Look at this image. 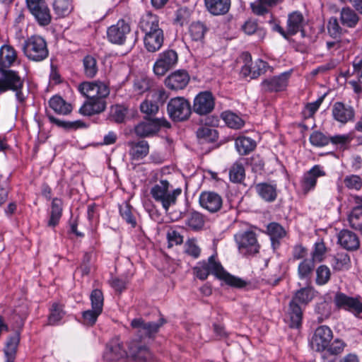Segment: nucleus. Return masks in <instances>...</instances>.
<instances>
[{"label":"nucleus","mask_w":362,"mask_h":362,"mask_svg":"<svg viewBox=\"0 0 362 362\" xmlns=\"http://www.w3.org/2000/svg\"><path fill=\"white\" fill-rule=\"evenodd\" d=\"M78 92L88 98V100L79 109L83 115L90 116L100 113L105 109L104 98L110 94L108 86L103 81H85L77 88Z\"/></svg>","instance_id":"obj_1"},{"label":"nucleus","mask_w":362,"mask_h":362,"mask_svg":"<svg viewBox=\"0 0 362 362\" xmlns=\"http://www.w3.org/2000/svg\"><path fill=\"white\" fill-rule=\"evenodd\" d=\"M194 270L197 277L201 280H205L210 274H212L226 284L235 288H240L247 285V282L243 279L225 271L221 263L216 260V255L209 257L207 262H199Z\"/></svg>","instance_id":"obj_2"},{"label":"nucleus","mask_w":362,"mask_h":362,"mask_svg":"<svg viewBox=\"0 0 362 362\" xmlns=\"http://www.w3.org/2000/svg\"><path fill=\"white\" fill-rule=\"evenodd\" d=\"M317 292L312 286H307L298 290L291 302L286 313V320L291 328H298L301 325L303 311L298 305H308L315 296Z\"/></svg>","instance_id":"obj_3"},{"label":"nucleus","mask_w":362,"mask_h":362,"mask_svg":"<svg viewBox=\"0 0 362 362\" xmlns=\"http://www.w3.org/2000/svg\"><path fill=\"white\" fill-rule=\"evenodd\" d=\"M182 194V189L175 188L166 180H161L153 185L150 189V194L154 201L161 204L167 213L171 206L176 204L177 197Z\"/></svg>","instance_id":"obj_4"},{"label":"nucleus","mask_w":362,"mask_h":362,"mask_svg":"<svg viewBox=\"0 0 362 362\" xmlns=\"http://www.w3.org/2000/svg\"><path fill=\"white\" fill-rule=\"evenodd\" d=\"M0 93L8 90H13L16 93V100L23 103L25 100V96L22 92L24 82L18 73L9 69L0 71Z\"/></svg>","instance_id":"obj_5"},{"label":"nucleus","mask_w":362,"mask_h":362,"mask_svg":"<svg viewBox=\"0 0 362 362\" xmlns=\"http://www.w3.org/2000/svg\"><path fill=\"white\" fill-rule=\"evenodd\" d=\"M234 238L240 255L249 257L259 253L260 245L254 231L248 230L240 232L235 235Z\"/></svg>","instance_id":"obj_6"},{"label":"nucleus","mask_w":362,"mask_h":362,"mask_svg":"<svg viewBox=\"0 0 362 362\" xmlns=\"http://www.w3.org/2000/svg\"><path fill=\"white\" fill-rule=\"evenodd\" d=\"M167 110L170 117L174 121H184L191 115L190 103L182 97L170 99Z\"/></svg>","instance_id":"obj_7"},{"label":"nucleus","mask_w":362,"mask_h":362,"mask_svg":"<svg viewBox=\"0 0 362 362\" xmlns=\"http://www.w3.org/2000/svg\"><path fill=\"white\" fill-rule=\"evenodd\" d=\"M23 49L31 60L40 62L45 59V40L41 36H31L25 41Z\"/></svg>","instance_id":"obj_8"},{"label":"nucleus","mask_w":362,"mask_h":362,"mask_svg":"<svg viewBox=\"0 0 362 362\" xmlns=\"http://www.w3.org/2000/svg\"><path fill=\"white\" fill-rule=\"evenodd\" d=\"M178 60L177 54L173 49H168L159 54L153 65V72L156 76H164L173 68Z\"/></svg>","instance_id":"obj_9"},{"label":"nucleus","mask_w":362,"mask_h":362,"mask_svg":"<svg viewBox=\"0 0 362 362\" xmlns=\"http://www.w3.org/2000/svg\"><path fill=\"white\" fill-rule=\"evenodd\" d=\"M332 338V329L326 325H321L315 330L310 339V346L312 349L322 352L328 348Z\"/></svg>","instance_id":"obj_10"},{"label":"nucleus","mask_w":362,"mask_h":362,"mask_svg":"<svg viewBox=\"0 0 362 362\" xmlns=\"http://www.w3.org/2000/svg\"><path fill=\"white\" fill-rule=\"evenodd\" d=\"M131 28L129 23L123 19L119 20L116 24L109 27L107 30V38L114 44L122 45L130 33Z\"/></svg>","instance_id":"obj_11"},{"label":"nucleus","mask_w":362,"mask_h":362,"mask_svg":"<svg viewBox=\"0 0 362 362\" xmlns=\"http://www.w3.org/2000/svg\"><path fill=\"white\" fill-rule=\"evenodd\" d=\"M325 175V173L320 165H314L302 176L299 185L300 190L304 194H307L309 192L314 190L317 179Z\"/></svg>","instance_id":"obj_12"},{"label":"nucleus","mask_w":362,"mask_h":362,"mask_svg":"<svg viewBox=\"0 0 362 362\" xmlns=\"http://www.w3.org/2000/svg\"><path fill=\"white\" fill-rule=\"evenodd\" d=\"M291 76V71L281 73L264 80L262 83V89L266 92H279L284 90L288 84Z\"/></svg>","instance_id":"obj_13"},{"label":"nucleus","mask_w":362,"mask_h":362,"mask_svg":"<svg viewBox=\"0 0 362 362\" xmlns=\"http://www.w3.org/2000/svg\"><path fill=\"white\" fill-rule=\"evenodd\" d=\"M214 108V98L210 92H202L194 100V112L200 115L211 112Z\"/></svg>","instance_id":"obj_14"},{"label":"nucleus","mask_w":362,"mask_h":362,"mask_svg":"<svg viewBox=\"0 0 362 362\" xmlns=\"http://www.w3.org/2000/svg\"><path fill=\"white\" fill-rule=\"evenodd\" d=\"M163 93L161 91L152 90L147 95L146 99L140 105V110L142 113L148 116L155 115L159 110V104Z\"/></svg>","instance_id":"obj_15"},{"label":"nucleus","mask_w":362,"mask_h":362,"mask_svg":"<svg viewBox=\"0 0 362 362\" xmlns=\"http://www.w3.org/2000/svg\"><path fill=\"white\" fill-rule=\"evenodd\" d=\"M189 81V76L185 70H177L165 79V85L170 90H178L185 88Z\"/></svg>","instance_id":"obj_16"},{"label":"nucleus","mask_w":362,"mask_h":362,"mask_svg":"<svg viewBox=\"0 0 362 362\" xmlns=\"http://www.w3.org/2000/svg\"><path fill=\"white\" fill-rule=\"evenodd\" d=\"M332 114L336 121L345 124L354 120L355 111L352 107L345 105L340 102H337L333 105Z\"/></svg>","instance_id":"obj_17"},{"label":"nucleus","mask_w":362,"mask_h":362,"mask_svg":"<svg viewBox=\"0 0 362 362\" xmlns=\"http://www.w3.org/2000/svg\"><path fill=\"white\" fill-rule=\"evenodd\" d=\"M139 27L141 30L147 35H155L156 33H163V30L159 26L158 17L151 12L144 13L139 21Z\"/></svg>","instance_id":"obj_18"},{"label":"nucleus","mask_w":362,"mask_h":362,"mask_svg":"<svg viewBox=\"0 0 362 362\" xmlns=\"http://www.w3.org/2000/svg\"><path fill=\"white\" fill-rule=\"evenodd\" d=\"M126 355L127 352L122 342L119 338H114L107 344L103 357L106 361H115L124 358Z\"/></svg>","instance_id":"obj_19"},{"label":"nucleus","mask_w":362,"mask_h":362,"mask_svg":"<svg viewBox=\"0 0 362 362\" xmlns=\"http://www.w3.org/2000/svg\"><path fill=\"white\" fill-rule=\"evenodd\" d=\"M162 325L163 322H144L141 318L134 319L131 322L132 328L137 329L141 337H151Z\"/></svg>","instance_id":"obj_20"},{"label":"nucleus","mask_w":362,"mask_h":362,"mask_svg":"<svg viewBox=\"0 0 362 362\" xmlns=\"http://www.w3.org/2000/svg\"><path fill=\"white\" fill-rule=\"evenodd\" d=\"M200 205L210 212L218 211L222 206L221 196L214 192H202L199 197Z\"/></svg>","instance_id":"obj_21"},{"label":"nucleus","mask_w":362,"mask_h":362,"mask_svg":"<svg viewBox=\"0 0 362 362\" xmlns=\"http://www.w3.org/2000/svg\"><path fill=\"white\" fill-rule=\"evenodd\" d=\"M338 243L346 250H355L359 247L357 235L349 230H342L338 234Z\"/></svg>","instance_id":"obj_22"},{"label":"nucleus","mask_w":362,"mask_h":362,"mask_svg":"<svg viewBox=\"0 0 362 362\" xmlns=\"http://www.w3.org/2000/svg\"><path fill=\"white\" fill-rule=\"evenodd\" d=\"M28 8L38 23L45 25V0H26Z\"/></svg>","instance_id":"obj_23"},{"label":"nucleus","mask_w":362,"mask_h":362,"mask_svg":"<svg viewBox=\"0 0 362 362\" xmlns=\"http://www.w3.org/2000/svg\"><path fill=\"white\" fill-rule=\"evenodd\" d=\"M17 54L10 45H4L0 48V71L8 69L16 62Z\"/></svg>","instance_id":"obj_24"},{"label":"nucleus","mask_w":362,"mask_h":362,"mask_svg":"<svg viewBox=\"0 0 362 362\" xmlns=\"http://www.w3.org/2000/svg\"><path fill=\"white\" fill-rule=\"evenodd\" d=\"M207 10L214 16L226 13L230 7V0H204Z\"/></svg>","instance_id":"obj_25"},{"label":"nucleus","mask_w":362,"mask_h":362,"mask_svg":"<svg viewBox=\"0 0 362 362\" xmlns=\"http://www.w3.org/2000/svg\"><path fill=\"white\" fill-rule=\"evenodd\" d=\"M135 133L140 137H148L158 132L157 124L153 119H148L138 124L134 129Z\"/></svg>","instance_id":"obj_26"},{"label":"nucleus","mask_w":362,"mask_h":362,"mask_svg":"<svg viewBox=\"0 0 362 362\" xmlns=\"http://www.w3.org/2000/svg\"><path fill=\"white\" fill-rule=\"evenodd\" d=\"M304 18L301 13L295 11L288 15L287 21V32L293 35L300 31L303 25Z\"/></svg>","instance_id":"obj_27"},{"label":"nucleus","mask_w":362,"mask_h":362,"mask_svg":"<svg viewBox=\"0 0 362 362\" xmlns=\"http://www.w3.org/2000/svg\"><path fill=\"white\" fill-rule=\"evenodd\" d=\"M163 40V33L159 32L152 35H147L144 38V46L148 52H155L161 48Z\"/></svg>","instance_id":"obj_28"},{"label":"nucleus","mask_w":362,"mask_h":362,"mask_svg":"<svg viewBox=\"0 0 362 362\" xmlns=\"http://www.w3.org/2000/svg\"><path fill=\"white\" fill-rule=\"evenodd\" d=\"M129 153L134 160H141L146 157L149 152V146L146 141L142 140L130 144Z\"/></svg>","instance_id":"obj_29"},{"label":"nucleus","mask_w":362,"mask_h":362,"mask_svg":"<svg viewBox=\"0 0 362 362\" xmlns=\"http://www.w3.org/2000/svg\"><path fill=\"white\" fill-rule=\"evenodd\" d=\"M315 261L311 258H305L303 259L298 267V275L300 279L306 280L307 281L310 279L311 275L315 269Z\"/></svg>","instance_id":"obj_30"},{"label":"nucleus","mask_w":362,"mask_h":362,"mask_svg":"<svg viewBox=\"0 0 362 362\" xmlns=\"http://www.w3.org/2000/svg\"><path fill=\"white\" fill-rule=\"evenodd\" d=\"M257 194L265 201L272 202L276 197V185L267 183H259L255 186Z\"/></svg>","instance_id":"obj_31"},{"label":"nucleus","mask_w":362,"mask_h":362,"mask_svg":"<svg viewBox=\"0 0 362 362\" xmlns=\"http://www.w3.org/2000/svg\"><path fill=\"white\" fill-rule=\"evenodd\" d=\"M20 341V334L16 332L13 336L9 337L4 349L6 356V362H13L17 347Z\"/></svg>","instance_id":"obj_32"},{"label":"nucleus","mask_w":362,"mask_h":362,"mask_svg":"<svg viewBox=\"0 0 362 362\" xmlns=\"http://www.w3.org/2000/svg\"><path fill=\"white\" fill-rule=\"evenodd\" d=\"M267 233L270 236L274 248L279 245V240L286 235L284 228L277 223H271L267 226Z\"/></svg>","instance_id":"obj_33"},{"label":"nucleus","mask_w":362,"mask_h":362,"mask_svg":"<svg viewBox=\"0 0 362 362\" xmlns=\"http://www.w3.org/2000/svg\"><path fill=\"white\" fill-rule=\"evenodd\" d=\"M256 142L250 137L240 136L235 140V148L240 155H247L252 151Z\"/></svg>","instance_id":"obj_34"},{"label":"nucleus","mask_w":362,"mask_h":362,"mask_svg":"<svg viewBox=\"0 0 362 362\" xmlns=\"http://www.w3.org/2000/svg\"><path fill=\"white\" fill-rule=\"evenodd\" d=\"M221 117L226 124L231 129H238L245 124L244 120L239 115L230 111L222 112Z\"/></svg>","instance_id":"obj_35"},{"label":"nucleus","mask_w":362,"mask_h":362,"mask_svg":"<svg viewBox=\"0 0 362 362\" xmlns=\"http://www.w3.org/2000/svg\"><path fill=\"white\" fill-rule=\"evenodd\" d=\"M49 107L57 113L66 115L71 111L70 104L66 103L60 96L55 95L49 101Z\"/></svg>","instance_id":"obj_36"},{"label":"nucleus","mask_w":362,"mask_h":362,"mask_svg":"<svg viewBox=\"0 0 362 362\" xmlns=\"http://www.w3.org/2000/svg\"><path fill=\"white\" fill-rule=\"evenodd\" d=\"M62 214V202L59 199H54L52 202L50 218L48 226L54 227L58 223Z\"/></svg>","instance_id":"obj_37"},{"label":"nucleus","mask_w":362,"mask_h":362,"mask_svg":"<svg viewBox=\"0 0 362 362\" xmlns=\"http://www.w3.org/2000/svg\"><path fill=\"white\" fill-rule=\"evenodd\" d=\"M63 305L58 303H54L50 308V313L49 315L47 325H58L65 315Z\"/></svg>","instance_id":"obj_38"},{"label":"nucleus","mask_w":362,"mask_h":362,"mask_svg":"<svg viewBox=\"0 0 362 362\" xmlns=\"http://www.w3.org/2000/svg\"><path fill=\"white\" fill-rule=\"evenodd\" d=\"M340 20L344 25L354 28L358 21V17L351 8L345 7L341 11Z\"/></svg>","instance_id":"obj_39"},{"label":"nucleus","mask_w":362,"mask_h":362,"mask_svg":"<svg viewBox=\"0 0 362 362\" xmlns=\"http://www.w3.org/2000/svg\"><path fill=\"white\" fill-rule=\"evenodd\" d=\"M84 74L88 78L95 76L98 71L97 60L90 55L86 56L83 59Z\"/></svg>","instance_id":"obj_40"},{"label":"nucleus","mask_w":362,"mask_h":362,"mask_svg":"<svg viewBox=\"0 0 362 362\" xmlns=\"http://www.w3.org/2000/svg\"><path fill=\"white\" fill-rule=\"evenodd\" d=\"M351 228L362 231V206L354 207L348 217Z\"/></svg>","instance_id":"obj_41"},{"label":"nucleus","mask_w":362,"mask_h":362,"mask_svg":"<svg viewBox=\"0 0 362 362\" xmlns=\"http://www.w3.org/2000/svg\"><path fill=\"white\" fill-rule=\"evenodd\" d=\"M53 8L56 14L59 17L67 16L72 10L70 0H54Z\"/></svg>","instance_id":"obj_42"},{"label":"nucleus","mask_w":362,"mask_h":362,"mask_svg":"<svg viewBox=\"0 0 362 362\" xmlns=\"http://www.w3.org/2000/svg\"><path fill=\"white\" fill-rule=\"evenodd\" d=\"M206 28L200 22L192 23L189 29V35L194 41H200L204 38Z\"/></svg>","instance_id":"obj_43"},{"label":"nucleus","mask_w":362,"mask_h":362,"mask_svg":"<svg viewBox=\"0 0 362 362\" xmlns=\"http://www.w3.org/2000/svg\"><path fill=\"white\" fill-rule=\"evenodd\" d=\"M91 308L103 312L104 305L103 293L100 289H94L90 295Z\"/></svg>","instance_id":"obj_44"},{"label":"nucleus","mask_w":362,"mask_h":362,"mask_svg":"<svg viewBox=\"0 0 362 362\" xmlns=\"http://www.w3.org/2000/svg\"><path fill=\"white\" fill-rule=\"evenodd\" d=\"M310 144L317 147H322L329 144L330 139L320 131L313 132L309 138Z\"/></svg>","instance_id":"obj_45"},{"label":"nucleus","mask_w":362,"mask_h":362,"mask_svg":"<svg viewBox=\"0 0 362 362\" xmlns=\"http://www.w3.org/2000/svg\"><path fill=\"white\" fill-rule=\"evenodd\" d=\"M186 224L192 230H197L202 228L204 220L201 214L193 212L188 216Z\"/></svg>","instance_id":"obj_46"},{"label":"nucleus","mask_w":362,"mask_h":362,"mask_svg":"<svg viewBox=\"0 0 362 362\" xmlns=\"http://www.w3.org/2000/svg\"><path fill=\"white\" fill-rule=\"evenodd\" d=\"M331 276L330 269L325 265H320L316 269V280L315 282L319 286L326 284Z\"/></svg>","instance_id":"obj_47"},{"label":"nucleus","mask_w":362,"mask_h":362,"mask_svg":"<svg viewBox=\"0 0 362 362\" xmlns=\"http://www.w3.org/2000/svg\"><path fill=\"white\" fill-rule=\"evenodd\" d=\"M230 180L233 182H241L245 178V169L242 164L235 163L229 172Z\"/></svg>","instance_id":"obj_48"},{"label":"nucleus","mask_w":362,"mask_h":362,"mask_svg":"<svg viewBox=\"0 0 362 362\" xmlns=\"http://www.w3.org/2000/svg\"><path fill=\"white\" fill-rule=\"evenodd\" d=\"M132 352L136 362H153V356L146 346H139L136 351Z\"/></svg>","instance_id":"obj_49"},{"label":"nucleus","mask_w":362,"mask_h":362,"mask_svg":"<svg viewBox=\"0 0 362 362\" xmlns=\"http://www.w3.org/2000/svg\"><path fill=\"white\" fill-rule=\"evenodd\" d=\"M49 119L51 122L57 124L58 127H63L64 129L67 130L77 129L79 128H82L85 126L84 124L80 120H76L74 122H66L55 119L54 117L52 116L49 117Z\"/></svg>","instance_id":"obj_50"},{"label":"nucleus","mask_w":362,"mask_h":362,"mask_svg":"<svg viewBox=\"0 0 362 362\" xmlns=\"http://www.w3.org/2000/svg\"><path fill=\"white\" fill-rule=\"evenodd\" d=\"M101 313V312L93 308L87 310L82 313V322L86 325L92 326L96 322L98 316Z\"/></svg>","instance_id":"obj_51"},{"label":"nucleus","mask_w":362,"mask_h":362,"mask_svg":"<svg viewBox=\"0 0 362 362\" xmlns=\"http://www.w3.org/2000/svg\"><path fill=\"white\" fill-rule=\"evenodd\" d=\"M352 298V296H347L344 293L337 292L334 297V303L338 309L346 310Z\"/></svg>","instance_id":"obj_52"},{"label":"nucleus","mask_w":362,"mask_h":362,"mask_svg":"<svg viewBox=\"0 0 362 362\" xmlns=\"http://www.w3.org/2000/svg\"><path fill=\"white\" fill-rule=\"evenodd\" d=\"M119 213L122 218L132 227H134L136 224V219L132 214V208L127 204H125L120 206Z\"/></svg>","instance_id":"obj_53"},{"label":"nucleus","mask_w":362,"mask_h":362,"mask_svg":"<svg viewBox=\"0 0 362 362\" xmlns=\"http://www.w3.org/2000/svg\"><path fill=\"white\" fill-rule=\"evenodd\" d=\"M333 267L336 270L346 269L349 267L350 262L349 257L347 254H337L334 259Z\"/></svg>","instance_id":"obj_54"},{"label":"nucleus","mask_w":362,"mask_h":362,"mask_svg":"<svg viewBox=\"0 0 362 362\" xmlns=\"http://www.w3.org/2000/svg\"><path fill=\"white\" fill-rule=\"evenodd\" d=\"M345 186L351 189L358 190L362 187V179L356 175H350L345 177L344 180Z\"/></svg>","instance_id":"obj_55"},{"label":"nucleus","mask_w":362,"mask_h":362,"mask_svg":"<svg viewBox=\"0 0 362 362\" xmlns=\"http://www.w3.org/2000/svg\"><path fill=\"white\" fill-rule=\"evenodd\" d=\"M346 310L351 313L356 317H360L362 314L361 298L359 296L353 297Z\"/></svg>","instance_id":"obj_56"},{"label":"nucleus","mask_w":362,"mask_h":362,"mask_svg":"<svg viewBox=\"0 0 362 362\" xmlns=\"http://www.w3.org/2000/svg\"><path fill=\"white\" fill-rule=\"evenodd\" d=\"M151 87V80L146 77L138 78L134 83V90L138 94H142Z\"/></svg>","instance_id":"obj_57"},{"label":"nucleus","mask_w":362,"mask_h":362,"mask_svg":"<svg viewBox=\"0 0 362 362\" xmlns=\"http://www.w3.org/2000/svg\"><path fill=\"white\" fill-rule=\"evenodd\" d=\"M346 346V344L343 340L335 339L332 344H329L326 350L331 355H339L344 351Z\"/></svg>","instance_id":"obj_58"},{"label":"nucleus","mask_w":362,"mask_h":362,"mask_svg":"<svg viewBox=\"0 0 362 362\" xmlns=\"http://www.w3.org/2000/svg\"><path fill=\"white\" fill-rule=\"evenodd\" d=\"M8 192V177L0 174V205L6 202Z\"/></svg>","instance_id":"obj_59"},{"label":"nucleus","mask_w":362,"mask_h":362,"mask_svg":"<svg viewBox=\"0 0 362 362\" xmlns=\"http://www.w3.org/2000/svg\"><path fill=\"white\" fill-rule=\"evenodd\" d=\"M167 238L169 247L181 245L183 243V236L176 230L170 229L168 231Z\"/></svg>","instance_id":"obj_60"},{"label":"nucleus","mask_w":362,"mask_h":362,"mask_svg":"<svg viewBox=\"0 0 362 362\" xmlns=\"http://www.w3.org/2000/svg\"><path fill=\"white\" fill-rule=\"evenodd\" d=\"M185 251L187 254L192 256L194 258H197L200 255L201 250L197 245L196 240L190 239L188 240L185 243Z\"/></svg>","instance_id":"obj_61"},{"label":"nucleus","mask_w":362,"mask_h":362,"mask_svg":"<svg viewBox=\"0 0 362 362\" xmlns=\"http://www.w3.org/2000/svg\"><path fill=\"white\" fill-rule=\"evenodd\" d=\"M328 33L330 36L336 38L341 33V28L339 25L337 18L332 17L329 19L327 25Z\"/></svg>","instance_id":"obj_62"},{"label":"nucleus","mask_w":362,"mask_h":362,"mask_svg":"<svg viewBox=\"0 0 362 362\" xmlns=\"http://www.w3.org/2000/svg\"><path fill=\"white\" fill-rule=\"evenodd\" d=\"M326 248L322 242H317L315 244L314 250L312 252V258L314 261L321 262L323 259Z\"/></svg>","instance_id":"obj_63"},{"label":"nucleus","mask_w":362,"mask_h":362,"mask_svg":"<svg viewBox=\"0 0 362 362\" xmlns=\"http://www.w3.org/2000/svg\"><path fill=\"white\" fill-rule=\"evenodd\" d=\"M126 115V110L120 106L115 105L112 107L111 109V117L113 120L117 123L122 122Z\"/></svg>","instance_id":"obj_64"}]
</instances>
